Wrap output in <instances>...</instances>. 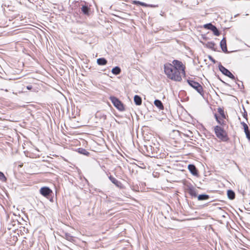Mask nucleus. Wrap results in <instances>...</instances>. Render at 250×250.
Wrapping results in <instances>:
<instances>
[{
  "mask_svg": "<svg viewBox=\"0 0 250 250\" xmlns=\"http://www.w3.org/2000/svg\"><path fill=\"white\" fill-rule=\"evenodd\" d=\"M164 72L167 78L171 80L181 82L182 80L181 75L173 68L171 63H167L164 64Z\"/></svg>",
  "mask_w": 250,
  "mask_h": 250,
  "instance_id": "nucleus-1",
  "label": "nucleus"
},
{
  "mask_svg": "<svg viewBox=\"0 0 250 250\" xmlns=\"http://www.w3.org/2000/svg\"><path fill=\"white\" fill-rule=\"evenodd\" d=\"M214 132L217 137L223 141H227L229 138L225 130L219 125L214 127Z\"/></svg>",
  "mask_w": 250,
  "mask_h": 250,
  "instance_id": "nucleus-2",
  "label": "nucleus"
},
{
  "mask_svg": "<svg viewBox=\"0 0 250 250\" xmlns=\"http://www.w3.org/2000/svg\"><path fill=\"white\" fill-rule=\"evenodd\" d=\"M172 66L174 69L179 71L180 75H183L185 77L186 76L185 69L186 67L183 64L182 62L177 60H174L172 61Z\"/></svg>",
  "mask_w": 250,
  "mask_h": 250,
  "instance_id": "nucleus-3",
  "label": "nucleus"
},
{
  "mask_svg": "<svg viewBox=\"0 0 250 250\" xmlns=\"http://www.w3.org/2000/svg\"><path fill=\"white\" fill-rule=\"evenodd\" d=\"M109 100L118 110L120 111H124L125 110L124 104L118 98L115 96H110Z\"/></svg>",
  "mask_w": 250,
  "mask_h": 250,
  "instance_id": "nucleus-4",
  "label": "nucleus"
},
{
  "mask_svg": "<svg viewBox=\"0 0 250 250\" xmlns=\"http://www.w3.org/2000/svg\"><path fill=\"white\" fill-rule=\"evenodd\" d=\"M187 82L191 87L195 89L201 95L203 96V88L199 83L191 80H187Z\"/></svg>",
  "mask_w": 250,
  "mask_h": 250,
  "instance_id": "nucleus-5",
  "label": "nucleus"
},
{
  "mask_svg": "<svg viewBox=\"0 0 250 250\" xmlns=\"http://www.w3.org/2000/svg\"><path fill=\"white\" fill-rule=\"evenodd\" d=\"M218 67L219 70L223 74L228 77L232 80H235V76L228 69L223 66L220 62L218 65Z\"/></svg>",
  "mask_w": 250,
  "mask_h": 250,
  "instance_id": "nucleus-6",
  "label": "nucleus"
},
{
  "mask_svg": "<svg viewBox=\"0 0 250 250\" xmlns=\"http://www.w3.org/2000/svg\"><path fill=\"white\" fill-rule=\"evenodd\" d=\"M40 192L42 195L47 198L51 196L53 193L52 190L47 187H44L41 188Z\"/></svg>",
  "mask_w": 250,
  "mask_h": 250,
  "instance_id": "nucleus-7",
  "label": "nucleus"
},
{
  "mask_svg": "<svg viewBox=\"0 0 250 250\" xmlns=\"http://www.w3.org/2000/svg\"><path fill=\"white\" fill-rule=\"evenodd\" d=\"M187 190L191 198L197 197V190L192 186H188Z\"/></svg>",
  "mask_w": 250,
  "mask_h": 250,
  "instance_id": "nucleus-8",
  "label": "nucleus"
},
{
  "mask_svg": "<svg viewBox=\"0 0 250 250\" xmlns=\"http://www.w3.org/2000/svg\"><path fill=\"white\" fill-rule=\"evenodd\" d=\"M220 47L222 51L225 53H228L229 52L228 51L227 47V41L225 38H223L220 42Z\"/></svg>",
  "mask_w": 250,
  "mask_h": 250,
  "instance_id": "nucleus-9",
  "label": "nucleus"
},
{
  "mask_svg": "<svg viewBox=\"0 0 250 250\" xmlns=\"http://www.w3.org/2000/svg\"><path fill=\"white\" fill-rule=\"evenodd\" d=\"M188 169L190 172L194 176H197L198 174V171L195 165L193 164H189L188 166Z\"/></svg>",
  "mask_w": 250,
  "mask_h": 250,
  "instance_id": "nucleus-10",
  "label": "nucleus"
},
{
  "mask_svg": "<svg viewBox=\"0 0 250 250\" xmlns=\"http://www.w3.org/2000/svg\"><path fill=\"white\" fill-rule=\"evenodd\" d=\"M109 180L111 181V182L114 184L116 187L118 188H122V183L119 181L118 180H117L115 178L113 177L111 175H110L108 177Z\"/></svg>",
  "mask_w": 250,
  "mask_h": 250,
  "instance_id": "nucleus-11",
  "label": "nucleus"
},
{
  "mask_svg": "<svg viewBox=\"0 0 250 250\" xmlns=\"http://www.w3.org/2000/svg\"><path fill=\"white\" fill-rule=\"evenodd\" d=\"M154 104L160 110H163L164 108L162 102L159 100H155L154 102Z\"/></svg>",
  "mask_w": 250,
  "mask_h": 250,
  "instance_id": "nucleus-12",
  "label": "nucleus"
},
{
  "mask_svg": "<svg viewBox=\"0 0 250 250\" xmlns=\"http://www.w3.org/2000/svg\"><path fill=\"white\" fill-rule=\"evenodd\" d=\"M134 102L136 105H140L142 103L141 97L137 95H135L134 97Z\"/></svg>",
  "mask_w": 250,
  "mask_h": 250,
  "instance_id": "nucleus-13",
  "label": "nucleus"
},
{
  "mask_svg": "<svg viewBox=\"0 0 250 250\" xmlns=\"http://www.w3.org/2000/svg\"><path fill=\"white\" fill-rule=\"evenodd\" d=\"M62 237L70 242H73L74 241L73 236H72L69 233H67V232L64 233L63 235H62Z\"/></svg>",
  "mask_w": 250,
  "mask_h": 250,
  "instance_id": "nucleus-14",
  "label": "nucleus"
},
{
  "mask_svg": "<svg viewBox=\"0 0 250 250\" xmlns=\"http://www.w3.org/2000/svg\"><path fill=\"white\" fill-rule=\"evenodd\" d=\"M97 62L99 65H105L107 64V61L104 58H100L97 60Z\"/></svg>",
  "mask_w": 250,
  "mask_h": 250,
  "instance_id": "nucleus-15",
  "label": "nucleus"
},
{
  "mask_svg": "<svg viewBox=\"0 0 250 250\" xmlns=\"http://www.w3.org/2000/svg\"><path fill=\"white\" fill-rule=\"evenodd\" d=\"M197 199L199 201H204L208 200L209 198V196L208 194H202L197 196Z\"/></svg>",
  "mask_w": 250,
  "mask_h": 250,
  "instance_id": "nucleus-16",
  "label": "nucleus"
},
{
  "mask_svg": "<svg viewBox=\"0 0 250 250\" xmlns=\"http://www.w3.org/2000/svg\"><path fill=\"white\" fill-rule=\"evenodd\" d=\"M228 198L230 200H233L235 197V192L231 189H229L227 191Z\"/></svg>",
  "mask_w": 250,
  "mask_h": 250,
  "instance_id": "nucleus-17",
  "label": "nucleus"
},
{
  "mask_svg": "<svg viewBox=\"0 0 250 250\" xmlns=\"http://www.w3.org/2000/svg\"><path fill=\"white\" fill-rule=\"evenodd\" d=\"M96 117H99L101 120L104 121L106 120V115L102 112L98 111L96 114Z\"/></svg>",
  "mask_w": 250,
  "mask_h": 250,
  "instance_id": "nucleus-18",
  "label": "nucleus"
},
{
  "mask_svg": "<svg viewBox=\"0 0 250 250\" xmlns=\"http://www.w3.org/2000/svg\"><path fill=\"white\" fill-rule=\"evenodd\" d=\"M77 151L79 153L83 154L85 156H89V155L90 154L88 151H87L85 149L83 148H78Z\"/></svg>",
  "mask_w": 250,
  "mask_h": 250,
  "instance_id": "nucleus-19",
  "label": "nucleus"
},
{
  "mask_svg": "<svg viewBox=\"0 0 250 250\" xmlns=\"http://www.w3.org/2000/svg\"><path fill=\"white\" fill-rule=\"evenodd\" d=\"M82 11L85 15H89L90 8L87 5H83L81 8Z\"/></svg>",
  "mask_w": 250,
  "mask_h": 250,
  "instance_id": "nucleus-20",
  "label": "nucleus"
},
{
  "mask_svg": "<svg viewBox=\"0 0 250 250\" xmlns=\"http://www.w3.org/2000/svg\"><path fill=\"white\" fill-rule=\"evenodd\" d=\"M111 72L113 74L117 75L121 73V69L119 66H115L112 68Z\"/></svg>",
  "mask_w": 250,
  "mask_h": 250,
  "instance_id": "nucleus-21",
  "label": "nucleus"
},
{
  "mask_svg": "<svg viewBox=\"0 0 250 250\" xmlns=\"http://www.w3.org/2000/svg\"><path fill=\"white\" fill-rule=\"evenodd\" d=\"M0 181L3 183H5L7 181V178L1 171H0Z\"/></svg>",
  "mask_w": 250,
  "mask_h": 250,
  "instance_id": "nucleus-22",
  "label": "nucleus"
},
{
  "mask_svg": "<svg viewBox=\"0 0 250 250\" xmlns=\"http://www.w3.org/2000/svg\"><path fill=\"white\" fill-rule=\"evenodd\" d=\"M215 45V44L213 42H208L206 43V46L208 48L215 50L214 49Z\"/></svg>",
  "mask_w": 250,
  "mask_h": 250,
  "instance_id": "nucleus-23",
  "label": "nucleus"
},
{
  "mask_svg": "<svg viewBox=\"0 0 250 250\" xmlns=\"http://www.w3.org/2000/svg\"><path fill=\"white\" fill-rule=\"evenodd\" d=\"M218 112L223 119H226V115L224 113V109L221 107L218 108Z\"/></svg>",
  "mask_w": 250,
  "mask_h": 250,
  "instance_id": "nucleus-24",
  "label": "nucleus"
},
{
  "mask_svg": "<svg viewBox=\"0 0 250 250\" xmlns=\"http://www.w3.org/2000/svg\"><path fill=\"white\" fill-rule=\"evenodd\" d=\"M215 25H213L211 23L206 24L204 25V27L207 29H209L211 31L212 29L214 27Z\"/></svg>",
  "mask_w": 250,
  "mask_h": 250,
  "instance_id": "nucleus-25",
  "label": "nucleus"
},
{
  "mask_svg": "<svg viewBox=\"0 0 250 250\" xmlns=\"http://www.w3.org/2000/svg\"><path fill=\"white\" fill-rule=\"evenodd\" d=\"M211 31L213 32L214 35L215 36H219L220 34L219 30L217 28V27L215 26H214L213 29H212Z\"/></svg>",
  "mask_w": 250,
  "mask_h": 250,
  "instance_id": "nucleus-26",
  "label": "nucleus"
},
{
  "mask_svg": "<svg viewBox=\"0 0 250 250\" xmlns=\"http://www.w3.org/2000/svg\"><path fill=\"white\" fill-rule=\"evenodd\" d=\"M214 117H215V118L216 120V121L219 124H221V125H222V124H224V121H222V120L218 116V115H217V114H214Z\"/></svg>",
  "mask_w": 250,
  "mask_h": 250,
  "instance_id": "nucleus-27",
  "label": "nucleus"
},
{
  "mask_svg": "<svg viewBox=\"0 0 250 250\" xmlns=\"http://www.w3.org/2000/svg\"><path fill=\"white\" fill-rule=\"evenodd\" d=\"M237 81L240 82V83H237L238 86L240 89H243L244 88V85L243 84V82L242 81H239L238 79Z\"/></svg>",
  "mask_w": 250,
  "mask_h": 250,
  "instance_id": "nucleus-28",
  "label": "nucleus"
},
{
  "mask_svg": "<svg viewBox=\"0 0 250 250\" xmlns=\"http://www.w3.org/2000/svg\"><path fill=\"white\" fill-rule=\"evenodd\" d=\"M244 132L246 134V137L248 138V139L249 140H250V131L249 130H247V131H245Z\"/></svg>",
  "mask_w": 250,
  "mask_h": 250,
  "instance_id": "nucleus-29",
  "label": "nucleus"
},
{
  "mask_svg": "<svg viewBox=\"0 0 250 250\" xmlns=\"http://www.w3.org/2000/svg\"><path fill=\"white\" fill-rule=\"evenodd\" d=\"M208 58L213 63H215L216 62V61L210 55L208 56Z\"/></svg>",
  "mask_w": 250,
  "mask_h": 250,
  "instance_id": "nucleus-30",
  "label": "nucleus"
},
{
  "mask_svg": "<svg viewBox=\"0 0 250 250\" xmlns=\"http://www.w3.org/2000/svg\"><path fill=\"white\" fill-rule=\"evenodd\" d=\"M244 110V112L243 113V116L244 118H245L246 120H247V113L246 110L245 109L244 107L243 108Z\"/></svg>",
  "mask_w": 250,
  "mask_h": 250,
  "instance_id": "nucleus-31",
  "label": "nucleus"
},
{
  "mask_svg": "<svg viewBox=\"0 0 250 250\" xmlns=\"http://www.w3.org/2000/svg\"><path fill=\"white\" fill-rule=\"evenodd\" d=\"M244 131H247V130H249V127H248V125H246L245 126H244Z\"/></svg>",
  "mask_w": 250,
  "mask_h": 250,
  "instance_id": "nucleus-32",
  "label": "nucleus"
},
{
  "mask_svg": "<svg viewBox=\"0 0 250 250\" xmlns=\"http://www.w3.org/2000/svg\"><path fill=\"white\" fill-rule=\"evenodd\" d=\"M140 5L144 6H147L148 5L144 2H140Z\"/></svg>",
  "mask_w": 250,
  "mask_h": 250,
  "instance_id": "nucleus-33",
  "label": "nucleus"
},
{
  "mask_svg": "<svg viewBox=\"0 0 250 250\" xmlns=\"http://www.w3.org/2000/svg\"><path fill=\"white\" fill-rule=\"evenodd\" d=\"M140 2H141V1H134V3H135V4H140Z\"/></svg>",
  "mask_w": 250,
  "mask_h": 250,
  "instance_id": "nucleus-34",
  "label": "nucleus"
},
{
  "mask_svg": "<svg viewBox=\"0 0 250 250\" xmlns=\"http://www.w3.org/2000/svg\"><path fill=\"white\" fill-rule=\"evenodd\" d=\"M241 125L243 126V127H244V126H245L246 125H247L244 122H241Z\"/></svg>",
  "mask_w": 250,
  "mask_h": 250,
  "instance_id": "nucleus-35",
  "label": "nucleus"
},
{
  "mask_svg": "<svg viewBox=\"0 0 250 250\" xmlns=\"http://www.w3.org/2000/svg\"><path fill=\"white\" fill-rule=\"evenodd\" d=\"M31 88H32V86H31V85H29V86H27V89H28V90H30Z\"/></svg>",
  "mask_w": 250,
  "mask_h": 250,
  "instance_id": "nucleus-36",
  "label": "nucleus"
},
{
  "mask_svg": "<svg viewBox=\"0 0 250 250\" xmlns=\"http://www.w3.org/2000/svg\"><path fill=\"white\" fill-rule=\"evenodd\" d=\"M149 6H150V7H156V5H149Z\"/></svg>",
  "mask_w": 250,
  "mask_h": 250,
  "instance_id": "nucleus-37",
  "label": "nucleus"
}]
</instances>
